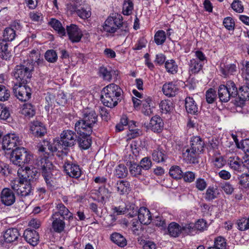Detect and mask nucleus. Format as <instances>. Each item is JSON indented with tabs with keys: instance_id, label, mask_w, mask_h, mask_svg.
I'll return each instance as SVG.
<instances>
[{
	"instance_id": "obj_28",
	"label": "nucleus",
	"mask_w": 249,
	"mask_h": 249,
	"mask_svg": "<svg viewBox=\"0 0 249 249\" xmlns=\"http://www.w3.org/2000/svg\"><path fill=\"white\" fill-rule=\"evenodd\" d=\"M115 188L118 193L120 195L128 194L131 190L129 182L124 180L117 181L115 184Z\"/></svg>"
},
{
	"instance_id": "obj_10",
	"label": "nucleus",
	"mask_w": 249,
	"mask_h": 249,
	"mask_svg": "<svg viewBox=\"0 0 249 249\" xmlns=\"http://www.w3.org/2000/svg\"><path fill=\"white\" fill-rule=\"evenodd\" d=\"M75 132H77L79 135L77 138V141L78 142L79 147L81 149L86 150L89 148L92 143L91 138L90 135L93 131H90L88 133V131L86 129L82 130L80 129L78 131L76 128H74Z\"/></svg>"
},
{
	"instance_id": "obj_29",
	"label": "nucleus",
	"mask_w": 249,
	"mask_h": 249,
	"mask_svg": "<svg viewBox=\"0 0 249 249\" xmlns=\"http://www.w3.org/2000/svg\"><path fill=\"white\" fill-rule=\"evenodd\" d=\"M110 192L108 189L105 187H100L99 188L97 193L96 194L98 198L96 199L99 202H101L104 204L108 200L110 196ZM93 199H96L93 198Z\"/></svg>"
},
{
	"instance_id": "obj_24",
	"label": "nucleus",
	"mask_w": 249,
	"mask_h": 249,
	"mask_svg": "<svg viewBox=\"0 0 249 249\" xmlns=\"http://www.w3.org/2000/svg\"><path fill=\"white\" fill-rule=\"evenodd\" d=\"M19 236L20 234L17 228H10L6 230L3 237L6 242L10 243L17 241Z\"/></svg>"
},
{
	"instance_id": "obj_19",
	"label": "nucleus",
	"mask_w": 249,
	"mask_h": 249,
	"mask_svg": "<svg viewBox=\"0 0 249 249\" xmlns=\"http://www.w3.org/2000/svg\"><path fill=\"white\" fill-rule=\"evenodd\" d=\"M164 126L162 119L159 116H154L151 119L148 128L154 132H160Z\"/></svg>"
},
{
	"instance_id": "obj_37",
	"label": "nucleus",
	"mask_w": 249,
	"mask_h": 249,
	"mask_svg": "<svg viewBox=\"0 0 249 249\" xmlns=\"http://www.w3.org/2000/svg\"><path fill=\"white\" fill-rule=\"evenodd\" d=\"M204 64L202 62L193 58L189 63L190 71L192 73H197L202 70Z\"/></svg>"
},
{
	"instance_id": "obj_18",
	"label": "nucleus",
	"mask_w": 249,
	"mask_h": 249,
	"mask_svg": "<svg viewBox=\"0 0 249 249\" xmlns=\"http://www.w3.org/2000/svg\"><path fill=\"white\" fill-rule=\"evenodd\" d=\"M23 236L25 240L30 245L35 246L38 244L39 236L36 231L27 229L24 231Z\"/></svg>"
},
{
	"instance_id": "obj_14",
	"label": "nucleus",
	"mask_w": 249,
	"mask_h": 249,
	"mask_svg": "<svg viewBox=\"0 0 249 249\" xmlns=\"http://www.w3.org/2000/svg\"><path fill=\"white\" fill-rule=\"evenodd\" d=\"M63 168L66 173L70 177L77 178L81 175V170L77 164L67 160L65 161Z\"/></svg>"
},
{
	"instance_id": "obj_36",
	"label": "nucleus",
	"mask_w": 249,
	"mask_h": 249,
	"mask_svg": "<svg viewBox=\"0 0 249 249\" xmlns=\"http://www.w3.org/2000/svg\"><path fill=\"white\" fill-rule=\"evenodd\" d=\"M49 23L51 26L55 30L59 35L63 36L66 35V30L63 27L61 23L58 20L52 18Z\"/></svg>"
},
{
	"instance_id": "obj_55",
	"label": "nucleus",
	"mask_w": 249,
	"mask_h": 249,
	"mask_svg": "<svg viewBox=\"0 0 249 249\" xmlns=\"http://www.w3.org/2000/svg\"><path fill=\"white\" fill-rule=\"evenodd\" d=\"M239 184L244 188H249V175L243 174L238 178Z\"/></svg>"
},
{
	"instance_id": "obj_20",
	"label": "nucleus",
	"mask_w": 249,
	"mask_h": 249,
	"mask_svg": "<svg viewBox=\"0 0 249 249\" xmlns=\"http://www.w3.org/2000/svg\"><path fill=\"white\" fill-rule=\"evenodd\" d=\"M138 219L140 223L143 225L150 224L152 220V216L149 210L144 207H141L138 212Z\"/></svg>"
},
{
	"instance_id": "obj_53",
	"label": "nucleus",
	"mask_w": 249,
	"mask_h": 249,
	"mask_svg": "<svg viewBox=\"0 0 249 249\" xmlns=\"http://www.w3.org/2000/svg\"><path fill=\"white\" fill-rule=\"evenodd\" d=\"M121 25H119V27L117 29V35L125 36L128 35L129 32V27L127 23L126 22H123V19H121L120 22Z\"/></svg>"
},
{
	"instance_id": "obj_26",
	"label": "nucleus",
	"mask_w": 249,
	"mask_h": 249,
	"mask_svg": "<svg viewBox=\"0 0 249 249\" xmlns=\"http://www.w3.org/2000/svg\"><path fill=\"white\" fill-rule=\"evenodd\" d=\"M31 130L33 133L37 137H42L46 133L47 130L43 124L37 121H34L31 126Z\"/></svg>"
},
{
	"instance_id": "obj_21",
	"label": "nucleus",
	"mask_w": 249,
	"mask_h": 249,
	"mask_svg": "<svg viewBox=\"0 0 249 249\" xmlns=\"http://www.w3.org/2000/svg\"><path fill=\"white\" fill-rule=\"evenodd\" d=\"M237 67L235 63L224 64L221 63L220 66V71L224 77L230 75H234L237 71Z\"/></svg>"
},
{
	"instance_id": "obj_62",
	"label": "nucleus",
	"mask_w": 249,
	"mask_h": 249,
	"mask_svg": "<svg viewBox=\"0 0 249 249\" xmlns=\"http://www.w3.org/2000/svg\"><path fill=\"white\" fill-rule=\"evenodd\" d=\"M117 219L115 214H110L106 217L105 219L104 225L106 227H110L115 225Z\"/></svg>"
},
{
	"instance_id": "obj_44",
	"label": "nucleus",
	"mask_w": 249,
	"mask_h": 249,
	"mask_svg": "<svg viewBox=\"0 0 249 249\" xmlns=\"http://www.w3.org/2000/svg\"><path fill=\"white\" fill-rule=\"evenodd\" d=\"M165 68L168 73L174 74L178 72V66L173 59L166 61L165 62Z\"/></svg>"
},
{
	"instance_id": "obj_5",
	"label": "nucleus",
	"mask_w": 249,
	"mask_h": 249,
	"mask_svg": "<svg viewBox=\"0 0 249 249\" xmlns=\"http://www.w3.org/2000/svg\"><path fill=\"white\" fill-rule=\"evenodd\" d=\"M190 144V148H187L183 155L190 162H194L196 155L203 151L205 144L200 137L194 136L191 139Z\"/></svg>"
},
{
	"instance_id": "obj_4",
	"label": "nucleus",
	"mask_w": 249,
	"mask_h": 249,
	"mask_svg": "<svg viewBox=\"0 0 249 249\" xmlns=\"http://www.w3.org/2000/svg\"><path fill=\"white\" fill-rule=\"evenodd\" d=\"M33 61H27L17 65L13 71V76L21 84H27L30 82L34 71Z\"/></svg>"
},
{
	"instance_id": "obj_50",
	"label": "nucleus",
	"mask_w": 249,
	"mask_h": 249,
	"mask_svg": "<svg viewBox=\"0 0 249 249\" xmlns=\"http://www.w3.org/2000/svg\"><path fill=\"white\" fill-rule=\"evenodd\" d=\"M213 246L218 249H226L227 243L225 238L221 236L215 238Z\"/></svg>"
},
{
	"instance_id": "obj_1",
	"label": "nucleus",
	"mask_w": 249,
	"mask_h": 249,
	"mask_svg": "<svg viewBox=\"0 0 249 249\" xmlns=\"http://www.w3.org/2000/svg\"><path fill=\"white\" fill-rule=\"evenodd\" d=\"M122 93L123 90L119 86L110 84L102 89L101 99L104 105L112 108L121 101Z\"/></svg>"
},
{
	"instance_id": "obj_60",
	"label": "nucleus",
	"mask_w": 249,
	"mask_h": 249,
	"mask_svg": "<svg viewBox=\"0 0 249 249\" xmlns=\"http://www.w3.org/2000/svg\"><path fill=\"white\" fill-rule=\"evenodd\" d=\"M231 7L237 13H241L244 11V6L242 3L239 0H234L231 4Z\"/></svg>"
},
{
	"instance_id": "obj_30",
	"label": "nucleus",
	"mask_w": 249,
	"mask_h": 249,
	"mask_svg": "<svg viewBox=\"0 0 249 249\" xmlns=\"http://www.w3.org/2000/svg\"><path fill=\"white\" fill-rule=\"evenodd\" d=\"M185 107L187 112L191 114H197L198 112V108L194 99L190 97H187L185 100Z\"/></svg>"
},
{
	"instance_id": "obj_2",
	"label": "nucleus",
	"mask_w": 249,
	"mask_h": 249,
	"mask_svg": "<svg viewBox=\"0 0 249 249\" xmlns=\"http://www.w3.org/2000/svg\"><path fill=\"white\" fill-rule=\"evenodd\" d=\"M82 118L77 121L74 125L78 131L81 129H86L88 133L93 131V127L98 122V115L95 110L89 108H84L82 110Z\"/></svg>"
},
{
	"instance_id": "obj_57",
	"label": "nucleus",
	"mask_w": 249,
	"mask_h": 249,
	"mask_svg": "<svg viewBox=\"0 0 249 249\" xmlns=\"http://www.w3.org/2000/svg\"><path fill=\"white\" fill-rule=\"evenodd\" d=\"M45 57L48 62L54 63L56 62L57 59V55L55 51L50 50L46 52Z\"/></svg>"
},
{
	"instance_id": "obj_51",
	"label": "nucleus",
	"mask_w": 249,
	"mask_h": 249,
	"mask_svg": "<svg viewBox=\"0 0 249 249\" xmlns=\"http://www.w3.org/2000/svg\"><path fill=\"white\" fill-rule=\"evenodd\" d=\"M160 107L162 113H167L173 109L172 103L168 100H162L160 102Z\"/></svg>"
},
{
	"instance_id": "obj_45",
	"label": "nucleus",
	"mask_w": 249,
	"mask_h": 249,
	"mask_svg": "<svg viewBox=\"0 0 249 249\" xmlns=\"http://www.w3.org/2000/svg\"><path fill=\"white\" fill-rule=\"evenodd\" d=\"M131 208H132V210H134V205H132L130 206L126 205L125 207H114L112 208L113 211V213L112 214H115V216L124 214L125 213H126L129 211V209Z\"/></svg>"
},
{
	"instance_id": "obj_39",
	"label": "nucleus",
	"mask_w": 249,
	"mask_h": 249,
	"mask_svg": "<svg viewBox=\"0 0 249 249\" xmlns=\"http://www.w3.org/2000/svg\"><path fill=\"white\" fill-rule=\"evenodd\" d=\"M111 240L118 246L124 247L126 245L125 238L120 233L115 232L112 233L110 236Z\"/></svg>"
},
{
	"instance_id": "obj_49",
	"label": "nucleus",
	"mask_w": 249,
	"mask_h": 249,
	"mask_svg": "<svg viewBox=\"0 0 249 249\" xmlns=\"http://www.w3.org/2000/svg\"><path fill=\"white\" fill-rule=\"evenodd\" d=\"M216 91L212 88L209 89L206 92L205 98L208 104L213 103L216 99Z\"/></svg>"
},
{
	"instance_id": "obj_15",
	"label": "nucleus",
	"mask_w": 249,
	"mask_h": 249,
	"mask_svg": "<svg viewBox=\"0 0 249 249\" xmlns=\"http://www.w3.org/2000/svg\"><path fill=\"white\" fill-rule=\"evenodd\" d=\"M0 200L2 204L6 206H10L15 203L16 196L11 189L4 188L0 193Z\"/></svg>"
},
{
	"instance_id": "obj_31",
	"label": "nucleus",
	"mask_w": 249,
	"mask_h": 249,
	"mask_svg": "<svg viewBox=\"0 0 249 249\" xmlns=\"http://www.w3.org/2000/svg\"><path fill=\"white\" fill-rule=\"evenodd\" d=\"M142 105V111L145 115L149 116L153 113L154 103L151 98L148 97L143 99Z\"/></svg>"
},
{
	"instance_id": "obj_33",
	"label": "nucleus",
	"mask_w": 249,
	"mask_h": 249,
	"mask_svg": "<svg viewBox=\"0 0 249 249\" xmlns=\"http://www.w3.org/2000/svg\"><path fill=\"white\" fill-rule=\"evenodd\" d=\"M229 164L233 170L238 172H243L242 160H241L238 157H230L229 159Z\"/></svg>"
},
{
	"instance_id": "obj_35",
	"label": "nucleus",
	"mask_w": 249,
	"mask_h": 249,
	"mask_svg": "<svg viewBox=\"0 0 249 249\" xmlns=\"http://www.w3.org/2000/svg\"><path fill=\"white\" fill-rule=\"evenodd\" d=\"M219 194V190L216 187L210 186L206 190L204 198L207 201H211L217 198Z\"/></svg>"
},
{
	"instance_id": "obj_41",
	"label": "nucleus",
	"mask_w": 249,
	"mask_h": 249,
	"mask_svg": "<svg viewBox=\"0 0 249 249\" xmlns=\"http://www.w3.org/2000/svg\"><path fill=\"white\" fill-rule=\"evenodd\" d=\"M17 36V35L15 33V31H14L13 29L8 27L3 31L2 39L7 42H11L14 40Z\"/></svg>"
},
{
	"instance_id": "obj_34",
	"label": "nucleus",
	"mask_w": 249,
	"mask_h": 249,
	"mask_svg": "<svg viewBox=\"0 0 249 249\" xmlns=\"http://www.w3.org/2000/svg\"><path fill=\"white\" fill-rule=\"evenodd\" d=\"M21 113L29 118L32 117L36 114L35 107L31 103L24 104L21 110Z\"/></svg>"
},
{
	"instance_id": "obj_63",
	"label": "nucleus",
	"mask_w": 249,
	"mask_h": 249,
	"mask_svg": "<svg viewBox=\"0 0 249 249\" xmlns=\"http://www.w3.org/2000/svg\"><path fill=\"white\" fill-rule=\"evenodd\" d=\"M223 24L225 27L229 30H231L234 29V21L231 17H227L224 19Z\"/></svg>"
},
{
	"instance_id": "obj_54",
	"label": "nucleus",
	"mask_w": 249,
	"mask_h": 249,
	"mask_svg": "<svg viewBox=\"0 0 249 249\" xmlns=\"http://www.w3.org/2000/svg\"><path fill=\"white\" fill-rule=\"evenodd\" d=\"M10 96V92L4 85H0V101L8 100Z\"/></svg>"
},
{
	"instance_id": "obj_42",
	"label": "nucleus",
	"mask_w": 249,
	"mask_h": 249,
	"mask_svg": "<svg viewBox=\"0 0 249 249\" xmlns=\"http://www.w3.org/2000/svg\"><path fill=\"white\" fill-rule=\"evenodd\" d=\"M237 95L241 103L246 100H249V88L247 86H242L238 90Z\"/></svg>"
},
{
	"instance_id": "obj_56",
	"label": "nucleus",
	"mask_w": 249,
	"mask_h": 249,
	"mask_svg": "<svg viewBox=\"0 0 249 249\" xmlns=\"http://www.w3.org/2000/svg\"><path fill=\"white\" fill-rule=\"evenodd\" d=\"M99 75L104 80L110 81L112 79V75L110 71L107 68L101 67L99 69Z\"/></svg>"
},
{
	"instance_id": "obj_11",
	"label": "nucleus",
	"mask_w": 249,
	"mask_h": 249,
	"mask_svg": "<svg viewBox=\"0 0 249 249\" xmlns=\"http://www.w3.org/2000/svg\"><path fill=\"white\" fill-rule=\"evenodd\" d=\"M15 96L21 101H27L31 97L32 90L26 84H15L13 87Z\"/></svg>"
},
{
	"instance_id": "obj_38",
	"label": "nucleus",
	"mask_w": 249,
	"mask_h": 249,
	"mask_svg": "<svg viewBox=\"0 0 249 249\" xmlns=\"http://www.w3.org/2000/svg\"><path fill=\"white\" fill-rule=\"evenodd\" d=\"M127 168L124 164H119L116 167L114 175L117 178H124L127 176Z\"/></svg>"
},
{
	"instance_id": "obj_6",
	"label": "nucleus",
	"mask_w": 249,
	"mask_h": 249,
	"mask_svg": "<svg viewBox=\"0 0 249 249\" xmlns=\"http://www.w3.org/2000/svg\"><path fill=\"white\" fill-rule=\"evenodd\" d=\"M237 93V88L231 80L227 81L225 85H221L218 88V97L221 102H228L231 98L236 97Z\"/></svg>"
},
{
	"instance_id": "obj_48",
	"label": "nucleus",
	"mask_w": 249,
	"mask_h": 249,
	"mask_svg": "<svg viewBox=\"0 0 249 249\" xmlns=\"http://www.w3.org/2000/svg\"><path fill=\"white\" fill-rule=\"evenodd\" d=\"M129 169L130 174L133 177H137L142 174V168L137 163H131Z\"/></svg>"
},
{
	"instance_id": "obj_3",
	"label": "nucleus",
	"mask_w": 249,
	"mask_h": 249,
	"mask_svg": "<svg viewBox=\"0 0 249 249\" xmlns=\"http://www.w3.org/2000/svg\"><path fill=\"white\" fill-rule=\"evenodd\" d=\"M36 164L40 168L42 176L46 182L48 188L51 191L56 188L55 179L53 177L52 172L53 165L46 157H39Z\"/></svg>"
},
{
	"instance_id": "obj_61",
	"label": "nucleus",
	"mask_w": 249,
	"mask_h": 249,
	"mask_svg": "<svg viewBox=\"0 0 249 249\" xmlns=\"http://www.w3.org/2000/svg\"><path fill=\"white\" fill-rule=\"evenodd\" d=\"M141 168L145 170H149L152 166V161L148 157L142 158L140 162Z\"/></svg>"
},
{
	"instance_id": "obj_59",
	"label": "nucleus",
	"mask_w": 249,
	"mask_h": 249,
	"mask_svg": "<svg viewBox=\"0 0 249 249\" xmlns=\"http://www.w3.org/2000/svg\"><path fill=\"white\" fill-rule=\"evenodd\" d=\"M237 225L239 230L244 231L249 229V220L248 218H241L237 221Z\"/></svg>"
},
{
	"instance_id": "obj_22",
	"label": "nucleus",
	"mask_w": 249,
	"mask_h": 249,
	"mask_svg": "<svg viewBox=\"0 0 249 249\" xmlns=\"http://www.w3.org/2000/svg\"><path fill=\"white\" fill-rule=\"evenodd\" d=\"M57 212L53 214H56L57 216H61L62 218L71 220L73 219V214L64 204L61 203H58L56 206Z\"/></svg>"
},
{
	"instance_id": "obj_16",
	"label": "nucleus",
	"mask_w": 249,
	"mask_h": 249,
	"mask_svg": "<svg viewBox=\"0 0 249 249\" xmlns=\"http://www.w3.org/2000/svg\"><path fill=\"white\" fill-rule=\"evenodd\" d=\"M56 214H53L51 217L52 221L51 231L60 233L64 231L66 227L65 222L63 218H60V217L57 216Z\"/></svg>"
},
{
	"instance_id": "obj_46",
	"label": "nucleus",
	"mask_w": 249,
	"mask_h": 249,
	"mask_svg": "<svg viewBox=\"0 0 249 249\" xmlns=\"http://www.w3.org/2000/svg\"><path fill=\"white\" fill-rule=\"evenodd\" d=\"M169 175L173 178L178 179L182 178L183 172L179 166H173L170 169Z\"/></svg>"
},
{
	"instance_id": "obj_32",
	"label": "nucleus",
	"mask_w": 249,
	"mask_h": 249,
	"mask_svg": "<svg viewBox=\"0 0 249 249\" xmlns=\"http://www.w3.org/2000/svg\"><path fill=\"white\" fill-rule=\"evenodd\" d=\"M8 43L3 39H0V56L4 60L9 59L11 56L10 51L8 50Z\"/></svg>"
},
{
	"instance_id": "obj_9",
	"label": "nucleus",
	"mask_w": 249,
	"mask_h": 249,
	"mask_svg": "<svg viewBox=\"0 0 249 249\" xmlns=\"http://www.w3.org/2000/svg\"><path fill=\"white\" fill-rule=\"evenodd\" d=\"M121 19L122 16L116 14L108 17L103 25V31L110 34L116 33L119 25H121Z\"/></svg>"
},
{
	"instance_id": "obj_52",
	"label": "nucleus",
	"mask_w": 249,
	"mask_h": 249,
	"mask_svg": "<svg viewBox=\"0 0 249 249\" xmlns=\"http://www.w3.org/2000/svg\"><path fill=\"white\" fill-rule=\"evenodd\" d=\"M133 10V4L130 0H124L123 7V13L124 15H130Z\"/></svg>"
},
{
	"instance_id": "obj_7",
	"label": "nucleus",
	"mask_w": 249,
	"mask_h": 249,
	"mask_svg": "<svg viewBox=\"0 0 249 249\" xmlns=\"http://www.w3.org/2000/svg\"><path fill=\"white\" fill-rule=\"evenodd\" d=\"M32 155L25 148L17 147L11 153L10 160L14 164L22 166L28 163L32 159Z\"/></svg>"
},
{
	"instance_id": "obj_47",
	"label": "nucleus",
	"mask_w": 249,
	"mask_h": 249,
	"mask_svg": "<svg viewBox=\"0 0 249 249\" xmlns=\"http://www.w3.org/2000/svg\"><path fill=\"white\" fill-rule=\"evenodd\" d=\"M166 38L165 32L163 30H159L157 32L154 36L155 42L157 45L163 44Z\"/></svg>"
},
{
	"instance_id": "obj_13",
	"label": "nucleus",
	"mask_w": 249,
	"mask_h": 249,
	"mask_svg": "<svg viewBox=\"0 0 249 249\" xmlns=\"http://www.w3.org/2000/svg\"><path fill=\"white\" fill-rule=\"evenodd\" d=\"M61 144L65 147H72L75 143L77 136L71 130H65L60 134Z\"/></svg>"
},
{
	"instance_id": "obj_64",
	"label": "nucleus",
	"mask_w": 249,
	"mask_h": 249,
	"mask_svg": "<svg viewBox=\"0 0 249 249\" xmlns=\"http://www.w3.org/2000/svg\"><path fill=\"white\" fill-rule=\"evenodd\" d=\"M196 187L200 191H204L207 187L206 181L201 178H198L195 182Z\"/></svg>"
},
{
	"instance_id": "obj_43",
	"label": "nucleus",
	"mask_w": 249,
	"mask_h": 249,
	"mask_svg": "<svg viewBox=\"0 0 249 249\" xmlns=\"http://www.w3.org/2000/svg\"><path fill=\"white\" fill-rule=\"evenodd\" d=\"M181 226V233L183 235H194L196 233L194 223L182 224Z\"/></svg>"
},
{
	"instance_id": "obj_12",
	"label": "nucleus",
	"mask_w": 249,
	"mask_h": 249,
	"mask_svg": "<svg viewBox=\"0 0 249 249\" xmlns=\"http://www.w3.org/2000/svg\"><path fill=\"white\" fill-rule=\"evenodd\" d=\"M22 144V141L15 134H8L3 137L2 141V148L4 150H14V148Z\"/></svg>"
},
{
	"instance_id": "obj_8",
	"label": "nucleus",
	"mask_w": 249,
	"mask_h": 249,
	"mask_svg": "<svg viewBox=\"0 0 249 249\" xmlns=\"http://www.w3.org/2000/svg\"><path fill=\"white\" fill-rule=\"evenodd\" d=\"M12 189L18 196H26L33 194V187L32 183L27 180H24L20 178L19 179L15 180L11 183Z\"/></svg>"
},
{
	"instance_id": "obj_25",
	"label": "nucleus",
	"mask_w": 249,
	"mask_h": 249,
	"mask_svg": "<svg viewBox=\"0 0 249 249\" xmlns=\"http://www.w3.org/2000/svg\"><path fill=\"white\" fill-rule=\"evenodd\" d=\"M163 94L169 97H174L178 93V88L172 82L165 83L162 89Z\"/></svg>"
},
{
	"instance_id": "obj_40",
	"label": "nucleus",
	"mask_w": 249,
	"mask_h": 249,
	"mask_svg": "<svg viewBox=\"0 0 249 249\" xmlns=\"http://www.w3.org/2000/svg\"><path fill=\"white\" fill-rule=\"evenodd\" d=\"M168 231L170 236L178 237L181 234V226L176 223L172 222L169 225Z\"/></svg>"
},
{
	"instance_id": "obj_23",
	"label": "nucleus",
	"mask_w": 249,
	"mask_h": 249,
	"mask_svg": "<svg viewBox=\"0 0 249 249\" xmlns=\"http://www.w3.org/2000/svg\"><path fill=\"white\" fill-rule=\"evenodd\" d=\"M152 157L158 163L164 162L167 158V152L162 146H159L153 151Z\"/></svg>"
},
{
	"instance_id": "obj_17",
	"label": "nucleus",
	"mask_w": 249,
	"mask_h": 249,
	"mask_svg": "<svg viewBox=\"0 0 249 249\" xmlns=\"http://www.w3.org/2000/svg\"><path fill=\"white\" fill-rule=\"evenodd\" d=\"M67 32L70 39L73 43L79 42L83 36L80 29L75 24L67 26Z\"/></svg>"
},
{
	"instance_id": "obj_27",
	"label": "nucleus",
	"mask_w": 249,
	"mask_h": 249,
	"mask_svg": "<svg viewBox=\"0 0 249 249\" xmlns=\"http://www.w3.org/2000/svg\"><path fill=\"white\" fill-rule=\"evenodd\" d=\"M23 174L21 175L22 179L27 180V181L31 183L36 180L38 175V173L35 168L31 169L30 167H25V170H23Z\"/></svg>"
},
{
	"instance_id": "obj_58",
	"label": "nucleus",
	"mask_w": 249,
	"mask_h": 249,
	"mask_svg": "<svg viewBox=\"0 0 249 249\" xmlns=\"http://www.w3.org/2000/svg\"><path fill=\"white\" fill-rule=\"evenodd\" d=\"M10 115L8 108L4 104L0 103V119L6 120L10 117Z\"/></svg>"
}]
</instances>
